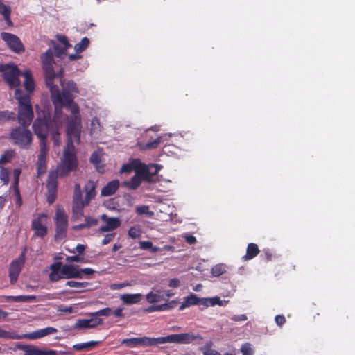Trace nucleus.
I'll return each instance as SVG.
<instances>
[{"label":"nucleus","instance_id":"1","mask_svg":"<svg viewBox=\"0 0 355 355\" xmlns=\"http://www.w3.org/2000/svg\"><path fill=\"white\" fill-rule=\"evenodd\" d=\"M41 60L42 68L45 76L46 87L49 89L51 100L55 105V113L62 118V112L58 110V107H65L71 110L72 116L68 121L67 126V135L75 136V138L80 139L81 129V116L79 113V107L73 103L72 94L66 89H62V92L58 85L53 84L55 78H59L60 84L63 86L62 77L64 69L61 67L56 73L54 70L55 62L53 58V51L49 49L42 54Z\"/></svg>","mask_w":355,"mask_h":355},{"label":"nucleus","instance_id":"2","mask_svg":"<svg viewBox=\"0 0 355 355\" xmlns=\"http://www.w3.org/2000/svg\"><path fill=\"white\" fill-rule=\"evenodd\" d=\"M67 136V141L64 149L63 158L55 170H50L49 172L46 184L47 189L46 200L49 204H53L56 200L58 185V178L67 176L70 172L76 171L78 166L76 150L73 144L74 142L79 144L80 139H77L75 136L71 135Z\"/></svg>","mask_w":355,"mask_h":355},{"label":"nucleus","instance_id":"3","mask_svg":"<svg viewBox=\"0 0 355 355\" xmlns=\"http://www.w3.org/2000/svg\"><path fill=\"white\" fill-rule=\"evenodd\" d=\"M15 98L18 101L17 120L24 127H28L33 121L34 113L29 94H26L21 89L17 88Z\"/></svg>","mask_w":355,"mask_h":355},{"label":"nucleus","instance_id":"4","mask_svg":"<svg viewBox=\"0 0 355 355\" xmlns=\"http://www.w3.org/2000/svg\"><path fill=\"white\" fill-rule=\"evenodd\" d=\"M78 266L71 264L62 266L61 262H55L50 266L49 280L57 282L61 279L78 278Z\"/></svg>","mask_w":355,"mask_h":355},{"label":"nucleus","instance_id":"5","mask_svg":"<svg viewBox=\"0 0 355 355\" xmlns=\"http://www.w3.org/2000/svg\"><path fill=\"white\" fill-rule=\"evenodd\" d=\"M60 119L58 113H55L54 117L44 115L43 118H37L33 124V129L35 134L40 139H47V136L51 129L55 125L56 123Z\"/></svg>","mask_w":355,"mask_h":355},{"label":"nucleus","instance_id":"6","mask_svg":"<svg viewBox=\"0 0 355 355\" xmlns=\"http://www.w3.org/2000/svg\"><path fill=\"white\" fill-rule=\"evenodd\" d=\"M227 302L228 301H221L218 296L200 298L198 297L196 295L191 294L184 298V301L180 306L179 310L182 311L187 307L194 305H202L204 308L214 306L215 305L225 306Z\"/></svg>","mask_w":355,"mask_h":355},{"label":"nucleus","instance_id":"7","mask_svg":"<svg viewBox=\"0 0 355 355\" xmlns=\"http://www.w3.org/2000/svg\"><path fill=\"white\" fill-rule=\"evenodd\" d=\"M27 128L22 125L16 127L9 134L12 143L23 149H28L32 143V133Z\"/></svg>","mask_w":355,"mask_h":355},{"label":"nucleus","instance_id":"8","mask_svg":"<svg viewBox=\"0 0 355 355\" xmlns=\"http://www.w3.org/2000/svg\"><path fill=\"white\" fill-rule=\"evenodd\" d=\"M0 72L5 83L10 88L17 87L20 85L19 76L20 71L19 68L14 64H7L0 65Z\"/></svg>","mask_w":355,"mask_h":355},{"label":"nucleus","instance_id":"9","mask_svg":"<svg viewBox=\"0 0 355 355\" xmlns=\"http://www.w3.org/2000/svg\"><path fill=\"white\" fill-rule=\"evenodd\" d=\"M203 338L199 334L193 332L171 334L159 337V345L165 343L190 344L195 340H202Z\"/></svg>","mask_w":355,"mask_h":355},{"label":"nucleus","instance_id":"10","mask_svg":"<svg viewBox=\"0 0 355 355\" xmlns=\"http://www.w3.org/2000/svg\"><path fill=\"white\" fill-rule=\"evenodd\" d=\"M55 223V233L54 239L55 241H61L66 238L68 230V216L64 210L58 209L54 217Z\"/></svg>","mask_w":355,"mask_h":355},{"label":"nucleus","instance_id":"11","mask_svg":"<svg viewBox=\"0 0 355 355\" xmlns=\"http://www.w3.org/2000/svg\"><path fill=\"white\" fill-rule=\"evenodd\" d=\"M48 216L44 213H40L34 218L31 223V229L34 236L43 239L48 233Z\"/></svg>","mask_w":355,"mask_h":355},{"label":"nucleus","instance_id":"12","mask_svg":"<svg viewBox=\"0 0 355 355\" xmlns=\"http://www.w3.org/2000/svg\"><path fill=\"white\" fill-rule=\"evenodd\" d=\"M121 344L129 347H150L159 345V337L150 338L147 336L125 338L121 340Z\"/></svg>","mask_w":355,"mask_h":355},{"label":"nucleus","instance_id":"13","mask_svg":"<svg viewBox=\"0 0 355 355\" xmlns=\"http://www.w3.org/2000/svg\"><path fill=\"white\" fill-rule=\"evenodd\" d=\"M26 248H24L19 257L12 260L9 266V277L10 282H15L25 264Z\"/></svg>","mask_w":355,"mask_h":355},{"label":"nucleus","instance_id":"14","mask_svg":"<svg viewBox=\"0 0 355 355\" xmlns=\"http://www.w3.org/2000/svg\"><path fill=\"white\" fill-rule=\"evenodd\" d=\"M1 37L12 51L18 54L24 52L25 49L24 44L17 35L6 32H2L1 33Z\"/></svg>","mask_w":355,"mask_h":355},{"label":"nucleus","instance_id":"15","mask_svg":"<svg viewBox=\"0 0 355 355\" xmlns=\"http://www.w3.org/2000/svg\"><path fill=\"white\" fill-rule=\"evenodd\" d=\"M14 349H19L24 351V355H58L55 350L42 349L33 345L17 343Z\"/></svg>","mask_w":355,"mask_h":355},{"label":"nucleus","instance_id":"16","mask_svg":"<svg viewBox=\"0 0 355 355\" xmlns=\"http://www.w3.org/2000/svg\"><path fill=\"white\" fill-rule=\"evenodd\" d=\"M57 332L58 329L56 328L52 327H47L44 329H37L36 331L28 334L20 335V337L21 339L26 338L28 340H36Z\"/></svg>","mask_w":355,"mask_h":355},{"label":"nucleus","instance_id":"17","mask_svg":"<svg viewBox=\"0 0 355 355\" xmlns=\"http://www.w3.org/2000/svg\"><path fill=\"white\" fill-rule=\"evenodd\" d=\"M103 324V320L99 318L92 317L90 319H78L74 324V329H83L94 328Z\"/></svg>","mask_w":355,"mask_h":355},{"label":"nucleus","instance_id":"18","mask_svg":"<svg viewBox=\"0 0 355 355\" xmlns=\"http://www.w3.org/2000/svg\"><path fill=\"white\" fill-rule=\"evenodd\" d=\"M179 302L176 300H167L165 303L161 304H153L144 309L146 313H152L155 311H164L171 310L176 307Z\"/></svg>","mask_w":355,"mask_h":355},{"label":"nucleus","instance_id":"19","mask_svg":"<svg viewBox=\"0 0 355 355\" xmlns=\"http://www.w3.org/2000/svg\"><path fill=\"white\" fill-rule=\"evenodd\" d=\"M96 184L94 181L89 180L84 187L85 191V199L81 202V208L89 205L92 199L96 196Z\"/></svg>","mask_w":355,"mask_h":355},{"label":"nucleus","instance_id":"20","mask_svg":"<svg viewBox=\"0 0 355 355\" xmlns=\"http://www.w3.org/2000/svg\"><path fill=\"white\" fill-rule=\"evenodd\" d=\"M101 218L106 222V224L102 225L99 229L101 232L113 231L121 225V221L118 218H107L106 214H103Z\"/></svg>","mask_w":355,"mask_h":355},{"label":"nucleus","instance_id":"21","mask_svg":"<svg viewBox=\"0 0 355 355\" xmlns=\"http://www.w3.org/2000/svg\"><path fill=\"white\" fill-rule=\"evenodd\" d=\"M119 186L120 183L118 180H113L110 181L102 188L101 196L107 197L114 194L119 188Z\"/></svg>","mask_w":355,"mask_h":355},{"label":"nucleus","instance_id":"22","mask_svg":"<svg viewBox=\"0 0 355 355\" xmlns=\"http://www.w3.org/2000/svg\"><path fill=\"white\" fill-rule=\"evenodd\" d=\"M6 302H31L40 301V297L34 295H17V296H5Z\"/></svg>","mask_w":355,"mask_h":355},{"label":"nucleus","instance_id":"23","mask_svg":"<svg viewBox=\"0 0 355 355\" xmlns=\"http://www.w3.org/2000/svg\"><path fill=\"white\" fill-rule=\"evenodd\" d=\"M260 250L256 243H250L248 245L246 254L242 257L243 261H248L254 258L259 253Z\"/></svg>","mask_w":355,"mask_h":355},{"label":"nucleus","instance_id":"24","mask_svg":"<svg viewBox=\"0 0 355 355\" xmlns=\"http://www.w3.org/2000/svg\"><path fill=\"white\" fill-rule=\"evenodd\" d=\"M23 76L25 78L24 87L28 94H31L35 89V83L33 78L32 73L30 70L24 72Z\"/></svg>","mask_w":355,"mask_h":355},{"label":"nucleus","instance_id":"25","mask_svg":"<svg viewBox=\"0 0 355 355\" xmlns=\"http://www.w3.org/2000/svg\"><path fill=\"white\" fill-rule=\"evenodd\" d=\"M121 300L125 304H133L139 303L142 299V295L137 294H124L121 295Z\"/></svg>","mask_w":355,"mask_h":355},{"label":"nucleus","instance_id":"26","mask_svg":"<svg viewBox=\"0 0 355 355\" xmlns=\"http://www.w3.org/2000/svg\"><path fill=\"white\" fill-rule=\"evenodd\" d=\"M62 125V123L60 118L49 132L51 135V137L55 146H59L60 144V130L61 129Z\"/></svg>","mask_w":355,"mask_h":355},{"label":"nucleus","instance_id":"27","mask_svg":"<svg viewBox=\"0 0 355 355\" xmlns=\"http://www.w3.org/2000/svg\"><path fill=\"white\" fill-rule=\"evenodd\" d=\"M100 343V341H89L87 343H78L73 346V349L79 352L90 351L97 347Z\"/></svg>","mask_w":355,"mask_h":355},{"label":"nucleus","instance_id":"28","mask_svg":"<svg viewBox=\"0 0 355 355\" xmlns=\"http://www.w3.org/2000/svg\"><path fill=\"white\" fill-rule=\"evenodd\" d=\"M0 15H3L8 26H12V22L10 19L11 8L9 6L3 4L1 0H0Z\"/></svg>","mask_w":355,"mask_h":355},{"label":"nucleus","instance_id":"29","mask_svg":"<svg viewBox=\"0 0 355 355\" xmlns=\"http://www.w3.org/2000/svg\"><path fill=\"white\" fill-rule=\"evenodd\" d=\"M162 137H158L153 141H148L146 144L138 143L137 146L142 150L155 149L157 148L162 141Z\"/></svg>","mask_w":355,"mask_h":355},{"label":"nucleus","instance_id":"30","mask_svg":"<svg viewBox=\"0 0 355 355\" xmlns=\"http://www.w3.org/2000/svg\"><path fill=\"white\" fill-rule=\"evenodd\" d=\"M141 183V178L137 174L135 175L129 181L124 182L123 185L130 189H137Z\"/></svg>","mask_w":355,"mask_h":355},{"label":"nucleus","instance_id":"31","mask_svg":"<svg viewBox=\"0 0 355 355\" xmlns=\"http://www.w3.org/2000/svg\"><path fill=\"white\" fill-rule=\"evenodd\" d=\"M146 300L149 303H155L165 300L164 295L161 294L159 290H155V292L151 291L146 295Z\"/></svg>","mask_w":355,"mask_h":355},{"label":"nucleus","instance_id":"32","mask_svg":"<svg viewBox=\"0 0 355 355\" xmlns=\"http://www.w3.org/2000/svg\"><path fill=\"white\" fill-rule=\"evenodd\" d=\"M83 200H82V192H81V188L80 184H76L74 187V191H73V202L74 205H76L77 206H80L81 207V202Z\"/></svg>","mask_w":355,"mask_h":355},{"label":"nucleus","instance_id":"33","mask_svg":"<svg viewBox=\"0 0 355 355\" xmlns=\"http://www.w3.org/2000/svg\"><path fill=\"white\" fill-rule=\"evenodd\" d=\"M14 156L15 151L13 150H6L0 157V166L10 162Z\"/></svg>","mask_w":355,"mask_h":355},{"label":"nucleus","instance_id":"34","mask_svg":"<svg viewBox=\"0 0 355 355\" xmlns=\"http://www.w3.org/2000/svg\"><path fill=\"white\" fill-rule=\"evenodd\" d=\"M0 338L11 339V340H20V335L16 334L12 331H6L0 328Z\"/></svg>","mask_w":355,"mask_h":355},{"label":"nucleus","instance_id":"35","mask_svg":"<svg viewBox=\"0 0 355 355\" xmlns=\"http://www.w3.org/2000/svg\"><path fill=\"white\" fill-rule=\"evenodd\" d=\"M40 154L38 155V158L46 159L48 152H49V147L47 146V139H40Z\"/></svg>","mask_w":355,"mask_h":355},{"label":"nucleus","instance_id":"36","mask_svg":"<svg viewBox=\"0 0 355 355\" xmlns=\"http://www.w3.org/2000/svg\"><path fill=\"white\" fill-rule=\"evenodd\" d=\"M46 171V159L37 158V177L40 178L44 175Z\"/></svg>","mask_w":355,"mask_h":355},{"label":"nucleus","instance_id":"37","mask_svg":"<svg viewBox=\"0 0 355 355\" xmlns=\"http://www.w3.org/2000/svg\"><path fill=\"white\" fill-rule=\"evenodd\" d=\"M89 40L87 37H85L79 43L75 45L74 49L77 53H80L84 51L89 46Z\"/></svg>","mask_w":355,"mask_h":355},{"label":"nucleus","instance_id":"38","mask_svg":"<svg viewBox=\"0 0 355 355\" xmlns=\"http://www.w3.org/2000/svg\"><path fill=\"white\" fill-rule=\"evenodd\" d=\"M139 247L142 250H148L151 252H157L159 250V248L157 246H153V243L149 241H140Z\"/></svg>","mask_w":355,"mask_h":355},{"label":"nucleus","instance_id":"39","mask_svg":"<svg viewBox=\"0 0 355 355\" xmlns=\"http://www.w3.org/2000/svg\"><path fill=\"white\" fill-rule=\"evenodd\" d=\"M226 272V266L223 263L214 266L211 270V274L214 277H219Z\"/></svg>","mask_w":355,"mask_h":355},{"label":"nucleus","instance_id":"40","mask_svg":"<svg viewBox=\"0 0 355 355\" xmlns=\"http://www.w3.org/2000/svg\"><path fill=\"white\" fill-rule=\"evenodd\" d=\"M211 345L212 343L209 342L205 345V346L203 348H202L203 355H220V354L218 351L212 349L211 348Z\"/></svg>","mask_w":355,"mask_h":355},{"label":"nucleus","instance_id":"41","mask_svg":"<svg viewBox=\"0 0 355 355\" xmlns=\"http://www.w3.org/2000/svg\"><path fill=\"white\" fill-rule=\"evenodd\" d=\"M112 313V310L110 308H105L101 310H98L96 312H92L89 313V315L94 318H98L99 316H109Z\"/></svg>","mask_w":355,"mask_h":355},{"label":"nucleus","instance_id":"42","mask_svg":"<svg viewBox=\"0 0 355 355\" xmlns=\"http://www.w3.org/2000/svg\"><path fill=\"white\" fill-rule=\"evenodd\" d=\"M10 171L8 168L0 166V180L6 184L9 182Z\"/></svg>","mask_w":355,"mask_h":355},{"label":"nucleus","instance_id":"43","mask_svg":"<svg viewBox=\"0 0 355 355\" xmlns=\"http://www.w3.org/2000/svg\"><path fill=\"white\" fill-rule=\"evenodd\" d=\"M91 133H97L101 131L100 121L98 118L94 117L91 121Z\"/></svg>","mask_w":355,"mask_h":355},{"label":"nucleus","instance_id":"44","mask_svg":"<svg viewBox=\"0 0 355 355\" xmlns=\"http://www.w3.org/2000/svg\"><path fill=\"white\" fill-rule=\"evenodd\" d=\"M78 279H82L85 276H89L94 273V270L90 268H80L79 266H78Z\"/></svg>","mask_w":355,"mask_h":355},{"label":"nucleus","instance_id":"45","mask_svg":"<svg viewBox=\"0 0 355 355\" xmlns=\"http://www.w3.org/2000/svg\"><path fill=\"white\" fill-rule=\"evenodd\" d=\"M141 234V229L137 226L131 227L128 231V235L132 239L139 238Z\"/></svg>","mask_w":355,"mask_h":355},{"label":"nucleus","instance_id":"46","mask_svg":"<svg viewBox=\"0 0 355 355\" xmlns=\"http://www.w3.org/2000/svg\"><path fill=\"white\" fill-rule=\"evenodd\" d=\"M66 261L68 263H72V262H78V263H87V260L80 255H74V256H67L66 257Z\"/></svg>","mask_w":355,"mask_h":355},{"label":"nucleus","instance_id":"47","mask_svg":"<svg viewBox=\"0 0 355 355\" xmlns=\"http://www.w3.org/2000/svg\"><path fill=\"white\" fill-rule=\"evenodd\" d=\"M241 352L242 355H253L254 354V352L251 347V345L248 343L242 345L241 347Z\"/></svg>","mask_w":355,"mask_h":355},{"label":"nucleus","instance_id":"48","mask_svg":"<svg viewBox=\"0 0 355 355\" xmlns=\"http://www.w3.org/2000/svg\"><path fill=\"white\" fill-rule=\"evenodd\" d=\"M136 213L138 215L149 214L152 215L153 212L149 211V207L148 205H141L136 208Z\"/></svg>","mask_w":355,"mask_h":355},{"label":"nucleus","instance_id":"49","mask_svg":"<svg viewBox=\"0 0 355 355\" xmlns=\"http://www.w3.org/2000/svg\"><path fill=\"white\" fill-rule=\"evenodd\" d=\"M21 173V170L20 168H15L13 170V188H19V176Z\"/></svg>","mask_w":355,"mask_h":355},{"label":"nucleus","instance_id":"50","mask_svg":"<svg viewBox=\"0 0 355 355\" xmlns=\"http://www.w3.org/2000/svg\"><path fill=\"white\" fill-rule=\"evenodd\" d=\"M63 89H66L67 91L71 92H78L76 84L72 81H68L65 86H63Z\"/></svg>","mask_w":355,"mask_h":355},{"label":"nucleus","instance_id":"51","mask_svg":"<svg viewBox=\"0 0 355 355\" xmlns=\"http://www.w3.org/2000/svg\"><path fill=\"white\" fill-rule=\"evenodd\" d=\"M88 285V282H76V281H67L65 283V286H69L70 287H85Z\"/></svg>","mask_w":355,"mask_h":355},{"label":"nucleus","instance_id":"52","mask_svg":"<svg viewBox=\"0 0 355 355\" xmlns=\"http://www.w3.org/2000/svg\"><path fill=\"white\" fill-rule=\"evenodd\" d=\"M89 161L91 163L98 167V164L101 163L100 155L96 152L93 153L90 156Z\"/></svg>","mask_w":355,"mask_h":355},{"label":"nucleus","instance_id":"53","mask_svg":"<svg viewBox=\"0 0 355 355\" xmlns=\"http://www.w3.org/2000/svg\"><path fill=\"white\" fill-rule=\"evenodd\" d=\"M67 49L64 47H60L57 44L54 45V53L56 57L60 58L62 55L66 54V51Z\"/></svg>","mask_w":355,"mask_h":355},{"label":"nucleus","instance_id":"54","mask_svg":"<svg viewBox=\"0 0 355 355\" xmlns=\"http://www.w3.org/2000/svg\"><path fill=\"white\" fill-rule=\"evenodd\" d=\"M85 223L86 227H90L92 226L96 225L98 223V220L92 217H86L85 218Z\"/></svg>","mask_w":355,"mask_h":355},{"label":"nucleus","instance_id":"55","mask_svg":"<svg viewBox=\"0 0 355 355\" xmlns=\"http://www.w3.org/2000/svg\"><path fill=\"white\" fill-rule=\"evenodd\" d=\"M15 195L16 197V205L19 207H20L22 205V198L20 195V191L19 188H15L14 189Z\"/></svg>","mask_w":355,"mask_h":355},{"label":"nucleus","instance_id":"56","mask_svg":"<svg viewBox=\"0 0 355 355\" xmlns=\"http://www.w3.org/2000/svg\"><path fill=\"white\" fill-rule=\"evenodd\" d=\"M58 40L62 45H64V48L68 49L69 47L71 46V44H69L68 39L66 36L58 35Z\"/></svg>","mask_w":355,"mask_h":355},{"label":"nucleus","instance_id":"57","mask_svg":"<svg viewBox=\"0 0 355 355\" xmlns=\"http://www.w3.org/2000/svg\"><path fill=\"white\" fill-rule=\"evenodd\" d=\"M115 233L107 234L105 236L103 239L102 240L103 245H107L110 243L115 237Z\"/></svg>","mask_w":355,"mask_h":355},{"label":"nucleus","instance_id":"58","mask_svg":"<svg viewBox=\"0 0 355 355\" xmlns=\"http://www.w3.org/2000/svg\"><path fill=\"white\" fill-rule=\"evenodd\" d=\"M85 250V246L84 245L78 244L75 249L69 250V252L71 253L78 252L79 254H81L84 252Z\"/></svg>","mask_w":355,"mask_h":355},{"label":"nucleus","instance_id":"59","mask_svg":"<svg viewBox=\"0 0 355 355\" xmlns=\"http://www.w3.org/2000/svg\"><path fill=\"white\" fill-rule=\"evenodd\" d=\"M183 237L184 241L189 245H192L196 243V238L191 234H187Z\"/></svg>","mask_w":355,"mask_h":355},{"label":"nucleus","instance_id":"60","mask_svg":"<svg viewBox=\"0 0 355 355\" xmlns=\"http://www.w3.org/2000/svg\"><path fill=\"white\" fill-rule=\"evenodd\" d=\"M275 320L277 324L279 327H282L286 322L285 317L283 315H276Z\"/></svg>","mask_w":355,"mask_h":355},{"label":"nucleus","instance_id":"61","mask_svg":"<svg viewBox=\"0 0 355 355\" xmlns=\"http://www.w3.org/2000/svg\"><path fill=\"white\" fill-rule=\"evenodd\" d=\"M132 286V284L130 282L126 281L119 284H113L111 286L110 288H123V287Z\"/></svg>","mask_w":355,"mask_h":355},{"label":"nucleus","instance_id":"62","mask_svg":"<svg viewBox=\"0 0 355 355\" xmlns=\"http://www.w3.org/2000/svg\"><path fill=\"white\" fill-rule=\"evenodd\" d=\"M248 319L246 315L241 314V315H235L232 318V320L235 322L239 321H245Z\"/></svg>","mask_w":355,"mask_h":355},{"label":"nucleus","instance_id":"63","mask_svg":"<svg viewBox=\"0 0 355 355\" xmlns=\"http://www.w3.org/2000/svg\"><path fill=\"white\" fill-rule=\"evenodd\" d=\"M168 286L171 288H178L180 286V281L177 278L171 279L169 281Z\"/></svg>","mask_w":355,"mask_h":355},{"label":"nucleus","instance_id":"64","mask_svg":"<svg viewBox=\"0 0 355 355\" xmlns=\"http://www.w3.org/2000/svg\"><path fill=\"white\" fill-rule=\"evenodd\" d=\"M112 314L117 318H124L125 315L123 313V309L118 308L112 312Z\"/></svg>","mask_w":355,"mask_h":355}]
</instances>
